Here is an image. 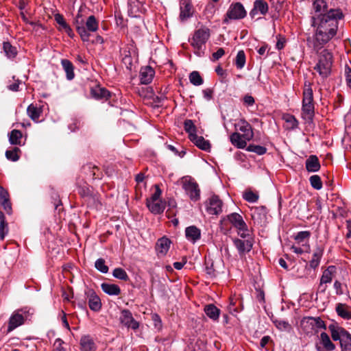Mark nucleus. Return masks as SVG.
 Instances as JSON below:
<instances>
[{
    "mask_svg": "<svg viewBox=\"0 0 351 351\" xmlns=\"http://www.w3.org/2000/svg\"><path fill=\"white\" fill-rule=\"evenodd\" d=\"M227 219L237 230H247V224L239 213H230L227 216Z\"/></svg>",
    "mask_w": 351,
    "mask_h": 351,
    "instance_id": "obj_17",
    "label": "nucleus"
},
{
    "mask_svg": "<svg viewBox=\"0 0 351 351\" xmlns=\"http://www.w3.org/2000/svg\"><path fill=\"white\" fill-rule=\"evenodd\" d=\"M8 232V226L4 213L0 210V240L3 241Z\"/></svg>",
    "mask_w": 351,
    "mask_h": 351,
    "instance_id": "obj_39",
    "label": "nucleus"
},
{
    "mask_svg": "<svg viewBox=\"0 0 351 351\" xmlns=\"http://www.w3.org/2000/svg\"><path fill=\"white\" fill-rule=\"evenodd\" d=\"M179 8L180 22L184 23L193 16L195 9L191 0H180Z\"/></svg>",
    "mask_w": 351,
    "mask_h": 351,
    "instance_id": "obj_9",
    "label": "nucleus"
},
{
    "mask_svg": "<svg viewBox=\"0 0 351 351\" xmlns=\"http://www.w3.org/2000/svg\"><path fill=\"white\" fill-rule=\"evenodd\" d=\"M28 116L35 122H38L41 111L34 105L30 104L27 108Z\"/></svg>",
    "mask_w": 351,
    "mask_h": 351,
    "instance_id": "obj_41",
    "label": "nucleus"
},
{
    "mask_svg": "<svg viewBox=\"0 0 351 351\" xmlns=\"http://www.w3.org/2000/svg\"><path fill=\"white\" fill-rule=\"evenodd\" d=\"M319 343L321 346L318 344L315 346L317 351H333L336 348L335 345L330 340L329 335L325 332H321Z\"/></svg>",
    "mask_w": 351,
    "mask_h": 351,
    "instance_id": "obj_14",
    "label": "nucleus"
},
{
    "mask_svg": "<svg viewBox=\"0 0 351 351\" xmlns=\"http://www.w3.org/2000/svg\"><path fill=\"white\" fill-rule=\"evenodd\" d=\"M345 77L347 86L351 88V68L348 66L345 68Z\"/></svg>",
    "mask_w": 351,
    "mask_h": 351,
    "instance_id": "obj_64",
    "label": "nucleus"
},
{
    "mask_svg": "<svg viewBox=\"0 0 351 351\" xmlns=\"http://www.w3.org/2000/svg\"><path fill=\"white\" fill-rule=\"evenodd\" d=\"M309 182L311 186L316 190H320L322 188V182L318 175L311 176L309 178Z\"/></svg>",
    "mask_w": 351,
    "mask_h": 351,
    "instance_id": "obj_51",
    "label": "nucleus"
},
{
    "mask_svg": "<svg viewBox=\"0 0 351 351\" xmlns=\"http://www.w3.org/2000/svg\"><path fill=\"white\" fill-rule=\"evenodd\" d=\"M335 311L337 314L344 319H351V311L348 309V307L341 303H338L336 305Z\"/></svg>",
    "mask_w": 351,
    "mask_h": 351,
    "instance_id": "obj_37",
    "label": "nucleus"
},
{
    "mask_svg": "<svg viewBox=\"0 0 351 351\" xmlns=\"http://www.w3.org/2000/svg\"><path fill=\"white\" fill-rule=\"evenodd\" d=\"M306 169L308 172H317L321 165L319 159L315 155H311L305 162Z\"/></svg>",
    "mask_w": 351,
    "mask_h": 351,
    "instance_id": "obj_25",
    "label": "nucleus"
},
{
    "mask_svg": "<svg viewBox=\"0 0 351 351\" xmlns=\"http://www.w3.org/2000/svg\"><path fill=\"white\" fill-rule=\"evenodd\" d=\"M343 17L339 9H330L324 15L312 16V25L316 27L315 38L318 44H326L336 35L338 20Z\"/></svg>",
    "mask_w": 351,
    "mask_h": 351,
    "instance_id": "obj_1",
    "label": "nucleus"
},
{
    "mask_svg": "<svg viewBox=\"0 0 351 351\" xmlns=\"http://www.w3.org/2000/svg\"><path fill=\"white\" fill-rule=\"evenodd\" d=\"M193 52L195 55L199 57H202L204 55L206 51V45H193Z\"/></svg>",
    "mask_w": 351,
    "mask_h": 351,
    "instance_id": "obj_60",
    "label": "nucleus"
},
{
    "mask_svg": "<svg viewBox=\"0 0 351 351\" xmlns=\"http://www.w3.org/2000/svg\"><path fill=\"white\" fill-rule=\"evenodd\" d=\"M146 206L152 214L160 215L165 209L166 202L162 200L156 202L146 201Z\"/></svg>",
    "mask_w": 351,
    "mask_h": 351,
    "instance_id": "obj_23",
    "label": "nucleus"
},
{
    "mask_svg": "<svg viewBox=\"0 0 351 351\" xmlns=\"http://www.w3.org/2000/svg\"><path fill=\"white\" fill-rule=\"evenodd\" d=\"M233 243L240 255L250 252L252 248V243L248 239L241 240L240 239L235 238L233 239Z\"/></svg>",
    "mask_w": 351,
    "mask_h": 351,
    "instance_id": "obj_19",
    "label": "nucleus"
},
{
    "mask_svg": "<svg viewBox=\"0 0 351 351\" xmlns=\"http://www.w3.org/2000/svg\"><path fill=\"white\" fill-rule=\"evenodd\" d=\"M29 315L27 308H19L14 311L9 318L7 332H10L16 328L22 326L28 318Z\"/></svg>",
    "mask_w": 351,
    "mask_h": 351,
    "instance_id": "obj_6",
    "label": "nucleus"
},
{
    "mask_svg": "<svg viewBox=\"0 0 351 351\" xmlns=\"http://www.w3.org/2000/svg\"><path fill=\"white\" fill-rule=\"evenodd\" d=\"M331 337L335 341H339L341 351H351V334L344 328L337 324L328 326Z\"/></svg>",
    "mask_w": 351,
    "mask_h": 351,
    "instance_id": "obj_3",
    "label": "nucleus"
},
{
    "mask_svg": "<svg viewBox=\"0 0 351 351\" xmlns=\"http://www.w3.org/2000/svg\"><path fill=\"white\" fill-rule=\"evenodd\" d=\"M237 130L241 132L243 138L247 141L252 139L254 133L251 125L245 119H241L236 125Z\"/></svg>",
    "mask_w": 351,
    "mask_h": 351,
    "instance_id": "obj_15",
    "label": "nucleus"
},
{
    "mask_svg": "<svg viewBox=\"0 0 351 351\" xmlns=\"http://www.w3.org/2000/svg\"><path fill=\"white\" fill-rule=\"evenodd\" d=\"M81 351H97V346L90 335H84L80 339Z\"/></svg>",
    "mask_w": 351,
    "mask_h": 351,
    "instance_id": "obj_16",
    "label": "nucleus"
},
{
    "mask_svg": "<svg viewBox=\"0 0 351 351\" xmlns=\"http://www.w3.org/2000/svg\"><path fill=\"white\" fill-rule=\"evenodd\" d=\"M313 104V93L310 85L303 92L302 117L308 123L313 120L315 115Z\"/></svg>",
    "mask_w": 351,
    "mask_h": 351,
    "instance_id": "obj_4",
    "label": "nucleus"
},
{
    "mask_svg": "<svg viewBox=\"0 0 351 351\" xmlns=\"http://www.w3.org/2000/svg\"><path fill=\"white\" fill-rule=\"evenodd\" d=\"M310 236L311 233L309 231H300L295 236V240L298 243H302L304 241L305 239H308Z\"/></svg>",
    "mask_w": 351,
    "mask_h": 351,
    "instance_id": "obj_56",
    "label": "nucleus"
},
{
    "mask_svg": "<svg viewBox=\"0 0 351 351\" xmlns=\"http://www.w3.org/2000/svg\"><path fill=\"white\" fill-rule=\"evenodd\" d=\"M119 319L121 323L128 328L136 330L139 327V323L134 319L132 313L128 309L121 311Z\"/></svg>",
    "mask_w": 351,
    "mask_h": 351,
    "instance_id": "obj_12",
    "label": "nucleus"
},
{
    "mask_svg": "<svg viewBox=\"0 0 351 351\" xmlns=\"http://www.w3.org/2000/svg\"><path fill=\"white\" fill-rule=\"evenodd\" d=\"M112 276L117 279L127 281L129 280V276L127 272L121 267L115 268L112 271Z\"/></svg>",
    "mask_w": 351,
    "mask_h": 351,
    "instance_id": "obj_49",
    "label": "nucleus"
},
{
    "mask_svg": "<svg viewBox=\"0 0 351 351\" xmlns=\"http://www.w3.org/2000/svg\"><path fill=\"white\" fill-rule=\"evenodd\" d=\"M275 326L281 331H290L292 328L288 321L283 319H272Z\"/></svg>",
    "mask_w": 351,
    "mask_h": 351,
    "instance_id": "obj_42",
    "label": "nucleus"
},
{
    "mask_svg": "<svg viewBox=\"0 0 351 351\" xmlns=\"http://www.w3.org/2000/svg\"><path fill=\"white\" fill-rule=\"evenodd\" d=\"M300 325L306 335H315L320 329H326L325 322L319 317H304Z\"/></svg>",
    "mask_w": 351,
    "mask_h": 351,
    "instance_id": "obj_5",
    "label": "nucleus"
},
{
    "mask_svg": "<svg viewBox=\"0 0 351 351\" xmlns=\"http://www.w3.org/2000/svg\"><path fill=\"white\" fill-rule=\"evenodd\" d=\"M243 198L250 203H255L258 199V195L252 191H247L243 193Z\"/></svg>",
    "mask_w": 351,
    "mask_h": 351,
    "instance_id": "obj_55",
    "label": "nucleus"
},
{
    "mask_svg": "<svg viewBox=\"0 0 351 351\" xmlns=\"http://www.w3.org/2000/svg\"><path fill=\"white\" fill-rule=\"evenodd\" d=\"M93 97L96 99H108L110 97V93L105 88H96L91 90Z\"/></svg>",
    "mask_w": 351,
    "mask_h": 351,
    "instance_id": "obj_36",
    "label": "nucleus"
},
{
    "mask_svg": "<svg viewBox=\"0 0 351 351\" xmlns=\"http://www.w3.org/2000/svg\"><path fill=\"white\" fill-rule=\"evenodd\" d=\"M284 119L287 123V128L289 130H295L298 127V121L293 115L286 114Z\"/></svg>",
    "mask_w": 351,
    "mask_h": 351,
    "instance_id": "obj_46",
    "label": "nucleus"
},
{
    "mask_svg": "<svg viewBox=\"0 0 351 351\" xmlns=\"http://www.w3.org/2000/svg\"><path fill=\"white\" fill-rule=\"evenodd\" d=\"M333 287L335 290V293L337 295H341L344 293V287H346V285H343L339 280H335L334 282Z\"/></svg>",
    "mask_w": 351,
    "mask_h": 351,
    "instance_id": "obj_57",
    "label": "nucleus"
},
{
    "mask_svg": "<svg viewBox=\"0 0 351 351\" xmlns=\"http://www.w3.org/2000/svg\"><path fill=\"white\" fill-rule=\"evenodd\" d=\"M95 267L102 274H107L108 272V267L106 265V261L104 258H98L95 263Z\"/></svg>",
    "mask_w": 351,
    "mask_h": 351,
    "instance_id": "obj_53",
    "label": "nucleus"
},
{
    "mask_svg": "<svg viewBox=\"0 0 351 351\" xmlns=\"http://www.w3.org/2000/svg\"><path fill=\"white\" fill-rule=\"evenodd\" d=\"M204 312L210 319L217 321L219 319L221 311L213 304H209L205 306Z\"/></svg>",
    "mask_w": 351,
    "mask_h": 351,
    "instance_id": "obj_28",
    "label": "nucleus"
},
{
    "mask_svg": "<svg viewBox=\"0 0 351 351\" xmlns=\"http://www.w3.org/2000/svg\"><path fill=\"white\" fill-rule=\"evenodd\" d=\"M210 36V30L208 27L202 26L197 29L193 34L194 44H206Z\"/></svg>",
    "mask_w": 351,
    "mask_h": 351,
    "instance_id": "obj_13",
    "label": "nucleus"
},
{
    "mask_svg": "<svg viewBox=\"0 0 351 351\" xmlns=\"http://www.w3.org/2000/svg\"><path fill=\"white\" fill-rule=\"evenodd\" d=\"M323 256V250L317 247L313 254L312 259L309 262V266L311 269H316L320 263L321 258Z\"/></svg>",
    "mask_w": 351,
    "mask_h": 351,
    "instance_id": "obj_35",
    "label": "nucleus"
},
{
    "mask_svg": "<svg viewBox=\"0 0 351 351\" xmlns=\"http://www.w3.org/2000/svg\"><path fill=\"white\" fill-rule=\"evenodd\" d=\"M245 62L246 59L245 52L243 50L239 51L234 60L236 67L238 69H242L245 66Z\"/></svg>",
    "mask_w": 351,
    "mask_h": 351,
    "instance_id": "obj_43",
    "label": "nucleus"
},
{
    "mask_svg": "<svg viewBox=\"0 0 351 351\" xmlns=\"http://www.w3.org/2000/svg\"><path fill=\"white\" fill-rule=\"evenodd\" d=\"M136 88V92L141 97L150 98L153 95V90L151 87H140Z\"/></svg>",
    "mask_w": 351,
    "mask_h": 351,
    "instance_id": "obj_54",
    "label": "nucleus"
},
{
    "mask_svg": "<svg viewBox=\"0 0 351 351\" xmlns=\"http://www.w3.org/2000/svg\"><path fill=\"white\" fill-rule=\"evenodd\" d=\"M55 21L58 25L60 30L65 32L69 37H73L74 33L68 23L66 22L64 16L60 14H56L54 15Z\"/></svg>",
    "mask_w": 351,
    "mask_h": 351,
    "instance_id": "obj_22",
    "label": "nucleus"
},
{
    "mask_svg": "<svg viewBox=\"0 0 351 351\" xmlns=\"http://www.w3.org/2000/svg\"><path fill=\"white\" fill-rule=\"evenodd\" d=\"M61 64L62 66L64 71L66 73V79L68 80H73L75 77V74H74V71H73V69H74L73 65L71 63V62L67 59H62L61 60Z\"/></svg>",
    "mask_w": 351,
    "mask_h": 351,
    "instance_id": "obj_34",
    "label": "nucleus"
},
{
    "mask_svg": "<svg viewBox=\"0 0 351 351\" xmlns=\"http://www.w3.org/2000/svg\"><path fill=\"white\" fill-rule=\"evenodd\" d=\"M155 75L154 69L150 66L142 67L140 71V82L141 84H149L152 82Z\"/></svg>",
    "mask_w": 351,
    "mask_h": 351,
    "instance_id": "obj_18",
    "label": "nucleus"
},
{
    "mask_svg": "<svg viewBox=\"0 0 351 351\" xmlns=\"http://www.w3.org/2000/svg\"><path fill=\"white\" fill-rule=\"evenodd\" d=\"M182 188L193 202L200 199V189L198 184L190 176L182 178Z\"/></svg>",
    "mask_w": 351,
    "mask_h": 351,
    "instance_id": "obj_7",
    "label": "nucleus"
},
{
    "mask_svg": "<svg viewBox=\"0 0 351 351\" xmlns=\"http://www.w3.org/2000/svg\"><path fill=\"white\" fill-rule=\"evenodd\" d=\"M132 47H134L132 45ZM120 53L122 56V61L126 65L131 66L132 64V53L135 54V49L134 47L128 48H121Z\"/></svg>",
    "mask_w": 351,
    "mask_h": 351,
    "instance_id": "obj_29",
    "label": "nucleus"
},
{
    "mask_svg": "<svg viewBox=\"0 0 351 351\" xmlns=\"http://www.w3.org/2000/svg\"><path fill=\"white\" fill-rule=\"evenodd\" d=\"M222 201L215 195L211 196L205 202L206 210L209 215H219L222 212Z\"/></svg>",
    "mask_w": 351,
    "mask_h": 351,
    "instance_id": "obj_10",
    "label": "nucleus"
},
{
    "mask_svg": "<svg viewBox=\"0 0 351 351\" xmlns=\"http://www.w3.org/2000/svg\"><path fill=\"white\" fill-rule=\"evenodd\" d=\"M185 237L192 243H195L201 238V230L195 226H190L185 229Z\"/></svg>",
    "mask_w": 351,
    "mask_h": 351,
    "instance_id": "obj_20",
    "label": "nucleus"
},
{
    "mask_svg": "<svg viewBox=\"0 0 351 351\" xmlns=\"http://www.w3.org/2000/svg\"><path fill=\"white\" fill-rule=\"evenodd\" d=\"M171 244V241L169 238L162 237L158 239L156 244V250L158 254L165 256L168 252Z\"/></svg>",
    "mask_w": 351,
    "mask_h": 351,
    "instance_id": "obj_21",
    "label": "nucleus"
},
{
    "mask_svg": "<svg viewBox=\"0 0 351 351\" xmlns=\"http://www.w3.org/2000/svg\"><path fill=\"white\" fill-rule=\"evenodd\" d=\"M64 343V341L60 338H57L53 343L55 351H66V348L63 347Z\"/></svg>",
    "mask_w": 351,
    "mask_h": 351,
    "instance_id": "obj_61",
    "label": "nucleus"
},
{
    "mask_svg": "<svg viewBox=\"0 0 351 351\" xmlns=\"http://www.w3.org/2000/svg\"><path fill=\"white\" fill-rule=\"evenodd\" d=\"M252 217L254 223H261L266 219L265 208L263 207L256 208L252 213Z\"/></svg>",
    "mask_w": 351,
    "mask_h": 351,
    "instance_id": "obj_38",
    "label": "nucleus"
},
{
    "mask_svg": "<svg viewBox=\"0 0 351 351\" xmlns=\"http://www.w3.org/2000/svg\"><path fill=\"white\" fill-rule=\"evenodd\" d=\"M85 299L88 300L90 309L94 312H98L101 308V302L99 297L93 289H87L84 293Z\"/></svg>",
    "mask_w": 351,
    "mask_h": 351,
    "instance_id": "obj_11",
    "label": "nucleus"
},
{
    "mask_svg": "<svg viewBox=\"0 0 351 351\" xmlns=\"http://www.w3.org/2000/svg\"><path fill=\"white\" fill-rule=\"evenodd\" d=\"M189 77L190 82L194 86H198L204 83L203 78L198 71H192Z\"/></svg>",
    "mask_w": 351,
    "mask_h": 351,
    "instance_id": "obj_44",
    "label": "nucleus"
},
{
    "mask_svg": "<svg viewBox=\"0 0 351 351\" xmlns=\"http://www.w3.org/2000/svg\"><path fill=\"white\" fill-rule=\"evenodd\" d=\"M184 128L186 132L189 134V139L197 134L196 127L191 119H186L184 121Z\"/></svg>",
    "mask_w": 351,
    "mask_h": 351,
    "instance_id": "obj_40",
    "label": "nucleus"
},
{
    "mask_svg": "<svg viewBox=\"0 0 351 351\" xmlns=\"http://www.w3.org/2000/svg\"><path fill=\"white\" fill-rule=\"evenodd\" d=\"M246 149L248 152L256 153L259 156L263 155L267 152V148L265 147L254 144L249 145Z\"/></svg>",
    "mask_w": 351,
    "mask_h": 351,
    "instance_id": "obj_50",
    "label": "nucleus"
},
{
    "mask_svg": "<svg viewBox=\"0 0 351 351\" xmlns=\"http://www.w3.org/2000/svg\"><path fill=\"white\" fill-rule=\"evenodd\" d=\"M332 63L333 56L332 52L328 49H323L317 54V62L314 66V70L319 73L323 80H325L331 74Z\"/></svg>",
    "mask_w": 351,
    "mask_h": 351,
    "instance_id": "obj_2",
    "label": "nucleus"
},
{
    "mask_svg": "<svg viewBox=\"0 0 351 351\" xmlns=\"http://www.w3.org/2000/svg\"><path fill=\"white\" fill-rule=\"evenodd\" d=\"M205 271L206 274L211 278L217 276V272L214 269L213 261L211 259L206 260L205 261Z\"/></svg>",
    "mask_w": 351,
    "mask_h": 351,
    "instance_id": "obj_47",
    "label": "nucleus"
},
{
    "mask_svg": "<svg viewBox=\"0 0 351 351\" xmlns=\"http://www.w3.org/2000/svg\"><path fill=\"white\" fill-rule=\"evenodd\" d=\"M314 14L313 16L325 14L328 10V4L325 0H315L313 3Z\"/></svg>",
    "mask_w": 351,
    "mask_h": 351,
    "instance_id": "obj_26",
    "label": "nucleus"
},
{
    "mask_svg": "<svg viewBox=\"0 0 351 351\" xmlns=\"http://www.w3.org/2000/svg\"><path fill=\"white\" fill-rule=\"evenodd\" d=\"M197 147L205 152H210V144L203 136L197 134L190 139Z\"/></svg>",
    "mask_w": 351,
    "mask_h": 351,
    "instance_id": "obj_27",
    "label": "nucleus"
},
{
    "mask_svg": "<svg viewBox=\"0 0 351 351\" xmlns=\"http://www.w3.org/2000/svg\"><path fill=\"white\" fill-rule=\"evenodd\" d=\"M21 150L19 147H14L10 150H6L5 152V157L8 160H11L12 162H16L19 160V152H20Z\"/></svg>",
    "mask_w": 351,
    "mask_h": 351,
    "instance_id": "obj_45",
    "label": "nucleus"
},
{
    "mask_svg": "<svg viewBox=\"0 0 351 351\" xmlns=\"http://www.w3.org/2000/svg\"><path fill=\"white\" fill-rule=\"evenodd\" d=\"M0 204L4 209V210L7 213L8 215H11L12 212V204L10 202V199H8L3 201L0 202Z\"/></svg>",
    "mask_w": 351,
    "mask_h": 351,
    "instance_id": "obj_59",
    "label": "nucleus"
},
{
    "mask_svg": "<svg viewBox=\"0 0 351 351\" xmlns=\"http://www.w3.org/2000/svg\"><path fill=\"white\" fill-rule=\"evenodd\" d=\"M9 142L11 145L21 146L22 132L19 130H12L9 134Z\"/></svg>",
    "mask_w": 351,
    "mask_h": 351,
    "instance_id": "obj_33",
    "label": "nucleus"
},
{
    "mask_svg": "<svg viewBox=\"0 0 351 351\" xmlns=\"http://www.w3.org/2000/svg\"><path fill=\"white\" fill-rule=\"evenodd\" d=\"M247 12L242 3L239 2L232 3L224 16L223 23H228L230 20H239L245 17Z\"/></svg>",
    "mask_w": 351,
    "mask_h": 351,
    "instance_id": "obj_8",
    "label": "nucleus"
},
{
    "mask_svg": "<svg viewBox=\"0 0 351 351\" xmlns=\"http://www.w3.org/2000/svg\"><path fill=\"white\" fill-rule=\"evenodd\" d=\"M102 291L109 295H119L121 293L120 287L115 284L103 282L101 285Z\"/></svg>",
    "mask_w": 351,
    "mask_h": 351,
    "instance_id": "obj_30",
    "label": "nucleus"
},
{
    "mask_svg": "<svg viewBox=\"0 0 351 351\" xmlns=\"http://www.w3.org/2000/svg\"><path fill=\"white\" fill-rule=\"evenodd\" d=\"M86 28L90 32H95L98 29V23L93 15L88 16L87 19Z\"/></svg>",
    "mask_w": 351,
    "mask_h": 351,
    "instance_id": "obj_48",
    "label": "nucleus"
},
{
    "mask_svg": "<svg viewBox=\"0 0 351 351\" xmlns=\"http://www.w3.org/2000/svg\"><path fill=\"white\" fill-rule=\"evenodd\" d=\"M268 12V4L263 0H256L254 2L253 9L250 11V15L254 17L258 12L265 15Z\"/></svg>",
    "mask_w": 351,
    "mask_h": 351,
    "instance_id": "obj_24",
    "label": "nucleus"
},
{
    "mask_svg": "<svg viewBox=\"0 0 351 351\" xmlns=\"http://www.w3.org/2000/svg\"><path fill=\"white\" fill-rule=\"evenodd\" d=\"M76 29L77 30V32L80 35L82 40L84 42L86 41L89 34L87 32V30H86V27L83 25V26L79 27H77Z\"/></svg>",
    "mask_w": 351,
    "mask_h": 351,
    "instance_id": "obj_63",
    "label": "nucleus"
},
{
    "mask_svg": "<svg viewBox=\"0 0 351 351\" xmlns=\"http://www.w3.org/2000/svg\"><path fill=\"white\" fill-rule=\"evenodd\" d=\"M162 194V191L160 189L158 185H155V192L152 195L150 198L147 199L146 201H159V199L160 197V195Z\"/></svg>",
    "mask_w": 351,
    "mask_h": 351,
    "instance_id": "obj_58",
    "label": "nucleus"
},
{
    "mask_svg": "<svg viewBox=\"0 0 351 351\" xmlns=\"http://www.w3.org/2000/svg\"><path fill=\"white\" fill-rule=\"evenodd\" d=\"M335 267L330 265L328 266L322 273L320 278L321 284L330 283L332 280L333 274L335 272Z\"/></svg>",
    "mask_w": 351,
    "mask_h": 351,
    "instance_id": "obj_32",
    "label": "nucleus"
},
{
    "mask_svg": "<svg viewBox=\"0 0 351 351\" xmlns=\"http://www.w3.org/2000/svg\"><path fill=\"white\" fill-rule=\"evenodd\" d=\"M3 49L5 56L8 58H14L18 53V50L14 45H3Z\"/></svg>",
    "mask_w": 351,
    "mask_h": 351,
    "instance_id": "obj_52",
    "label": "nucleus"
},
{
    "mask_svg": "<svg viewBox=\"0 0 351 351\" xmlns=\"http://www.w3.org/2000/svg\"><path fill=\"white\" fill-rule=\"evenodd\" d=\"M78 193L82 197H88L91 196V191L89 187L86 186H80Z\"/></svg>",
    "mask_w": 351,
    "mask_h": 351,
    "instance_id": "obj_62",
    "label": "nucleus"
},
{
    "mask_svg": "<svg viewBox=\"0 0 351 351\" xmlns=\"http://www.w3.org/2000/svg\"><path fill=\"white\" fill-rule=\"evenodd\" d=\"M230 139L232 144L239 149L245 148L247 145V141H248L243 138L242 134L238 132L232 133L230 135Z\"/></svg>",
    "mask_w": 351,
    "mask_h": 351,
    "instance_id": "obj_31",
    "label": "nucleus"
}]
</instances>
